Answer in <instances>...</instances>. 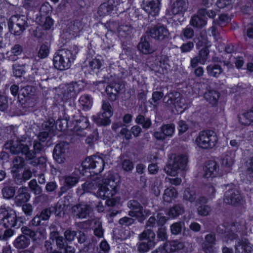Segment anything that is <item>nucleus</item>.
<instances>
[{
    "label": "nucleus",
    "mask_w": 253,
    "mask_h": 253,
    "mask_svg": "<svg viewBox=\"0 0 253 253\" xmlns=\"http://www.w3.org/2000/svg\"><path fill=\"white\" fill-rule=\"evenodd\" d=\"M32 145L30 138L22 137L17 138L15 140L11 139L8 140L4 145V148L8 150L12 154H22L25 156L26 160H33L35 158L37 154L44 151V147L38 140H35L33 143V150L30 149V146Z\"/></svg>",
    "instance_id": "1"
},
{
    "label": "nucleus",
    "mask_w": 253,
    "mask_h": 253,
    "mask_svg": "<svg viewBox=\"0 0 253 253\" xmlns=\"http://www.w3.org/2000/svg\"><path fill=\"white\" fill-rule=\"evenodd\" d=\"M79 48L76 45L71 46L70 49L62 48L58 50L53 56L54 67L61 71L69 69L75 60Z\"/></svg>",
    "instance_id": "2"
},
{
    "label": "nucleus",
    "mask_w": 253,
    "mask_h": 253,
    "mask_svg": "<svg viewBox=\"0 0 253 253\" xmlns=\"http://www.w3.org/2000/svg\"><path fill=\"white\" fill-rule=\"evenodd\" d=\"M119 179L111 174H108L106 178L102 179L98 183V189L96 196L103 199L110 198L115 195L119 189Z\"/></svg>",
    "instance_id": "3"
},
{
    "label": "nucleus",
    "mask_w": 253,
    "mask_h": 253,
    "mask_svg": "<svg viewBox=\"0 0 253 253\" xmlns=\"http://www.w3.org/2000/svg\"><path fill=\"white\" fill-rule=\"evenodd\" d=\"M105 166V161L101 157L92 156L86 158L78 167V171L83 175L85 174L86 170L90 172L98 174L102 171Z\"/></svg>",
    "instance_id": "4"
},
{
    "label": "nucleus",
    "mask_w": 253,
    "mask_h": 253,
    "mask_svg": "<svg viewBox=\"0 0 253 253\" xmlns=\"http://www.w3.org/2000/svg\"><path fill=\"white\" fill-rule=\"evenodd\" d=\"M217 136L212 130H204L199 132L195 140L196 145L203 149L213 148L217 142Z\"/></svg>",
    "instance_id": "5"
},
{
    "label": "nucleus",
    "mask_w": 253,
    "mask_h": 253,
    "mask_svg": "<svg viewBox=\"0 0 253 253\" xmlns=\"http://www.w3.org/2000/svg\"><path fill=\"white\" fill-rule=\"evenodd\" d=\"M27 21V16L24 15L12 16L8 22L9 31L15 35H20L28 27Z\"/></svg>",
    "instance_id": "6"
},
{
    "label": "nucleus",
    "mask_w": 253,
    "mask_h": 253,
    "mask_svg": "<svg viewBox=\"0 0 253 253\" xmlns=\"http://www.w3.org/2000/svg\"><path fill=\"white\" fill-rule=\"evenodd\" d=\"M188 162L186 155L175 156L172 160L164 168V171L170 176H175L179 171L185 169Z\"/></svg>",
    "instance_id": "7"
},
{
    "label": "nucleus",
    "mask_w": 253,
    "mask_h": 253,
    "mask_svg": "<svg viewBox=\"0 0 253 253\" xmlns=\"http://www.w3.org/2000/svg\"><path fill=\"white\" fill-rule=\"evenodd\" d=\"M17 218L16 212L12 209L1 207L0 209V226L5 228H12L16 227Z\"/></svg>",
    "instance_id": "8"
},
{
    "label": "nucleus",
    "mask_w": 253,
    "mask_h": 253,
    "mask_svg": "<svg viewBox=\"0 0 253 253\" xmlns=\"http://www.w3.org/2000/svg\"><path fill=\"white\" fill-rule=\"evenodd\" d=\"M127 206L130 209L128 214L130 217H136L140 222H142L150 214V211L144 210L143 207L136 200H129L127 203Z\"/></svg>",
    "instance_id": "9"
},
{
    "label": "nucleus",
    "mask_w": 253,
    "mask_h": 253,
    "mask_svg": "<svg viewBox=\"0 0 253 253\" xmlns=\"http://www.w3.org/2000/svg\"><path fill=\"white\" fill-rule=\"evenodd\" d=\"M165 253H170L182 250L184 252H191L192 250V244L188 242H180L173 240L165 243L163 247Z\"/></svg>",
    "instance_id": "10"
},
{
    "label": "nucleus",
    "mask_w": 253,
    "mask_h": 253,
    "mask_svg": "<svg viewBox=\"0 0 253 253\" xmlns=\"http://www.w3.org/2000/svg\"><path fill=\"white\" fill-rule=\"evenodd\" d=\"M109 81L108 77H105L103 80L93 82V84L97 85L98 84L101 83H109L106 87V91L110 100L113 101L116 100L119 92L124 89V85L121 84L119 82L109 83Z\"/></svg>",
    "instance_id": "11"
},
{
    "label": "nucleus",
    "mask_w": 253,
    "mask_h": 253,
    "mask_svg": "<svg viewBox=\"0 0 253 253\" xmlns=\"http://www.w3.org/2000/svg\"><path fill=\"white\" fill-rule=\"evenodd\" d=\"M227 188L224 194V202L232 205L240 204L242 198L236 186L234 185H228Z\"/></svg>",
    "instance_id": "12"
},
{
    "label": "nucleus",
    "mask_w": 253,
    "mask_h": 253,
    "mask_svg": "<svg viewBox=\"0 0 253 253\" xmlns=\"http://www.w3.org/2000/svg\"><path fill=\"white\" fill-rule=\"evenodd\" d=\"M149 33L152 38L160 41H164L170 35L167 27L161 24L155 26L150 30Z\"/></svg>",
    "instance_id": "13"
},
{
    "label": "nucleus",
    "mask_w": 253,
    "mask_h": 253,
    "mask_svg": "<svg viewBox=\"0 0 253 253\" xmlns=\"http://www.w3.org/2000/svg\"><path fill=\"white\" fill-rule=\"evenodd\" d=\"M68 149V144L64 142L59 143L55 145L53 152V156L57 162L60 164L64 162Z\"/></svg>",
    "instance_id": "14"
},
{
    "label": "nucleus",
    "mask_w": 253,
    "mask_h": 253,
    "mask_svg": "<svg viewBox=\"0 0 253 253\" xmlns=\"http://www.w3.org/2000/svg\"><path fill=\"white\" fill-rule=\"evenodd\" d=\"M159 0H143L142 8L152 16L158 15L160 9Z\"/></svg>",
    "instance_id": "15"
},
{
    "label": "nucleus",
    "mask_w": 253,
    "mask_h": 253,
    "mask_svg": "<svg viewBox=\"0 0 253 253\" xmlns=\"http://www.w3.org/2000/svg\"><path fill=\"white\" fill-rule=\"evenodd\" d=\"M72 212L76 217L79 218H85L91 211V207L84 203L80 204L72 207Z\"/></svg>",
    "instance_id": "16"
},
{
    "label": "nucleus",
    "mask_w": 253,
    "mask_h": 253,
    "mask_svg": "<svg viewBox=\"0 0 253 253\" xmlns=\"http://www.w3.org/2000/svg\"><path fill=\"white\" fill-rule=\"evenodd\" d=\"M79 92V88L76 83H72L66 85L62 89V98L66 101L69 99L74 98Z\"/></svg>",
    "instance_id": "17"
},
{
    "label": "nucleus",
    "mask_w": 253,
    "mask_h": 253,
    "mask_svg": "<svg viewBox=\"0 0 253 253\" xmlns=\"http://www.w3.org/2000/svg\"><path fill=\"white\" fill-rule=\"evenodd\" d=\"M183 98L180 97V94L179 92H171L167 94L163 99L165 103L168 105H174L175 107L178 106L180 108L183 107L182 100Z\"/></svg>",
    "instance_id": "18"
},
{
    "label": "nucleus",
    "mask_w": 253,
    "mask_h": 253,
    "mask_svg": "<svg viewBox=\"0 0 253 253\" xmlns=\"http://www.w3.org/2000/svg\"><path fill=\"white\" fill-rule=\"evenodd\" d=\"M204 171L205 178L214 177L218 174L219 166L215 161H209L206 163Z\"/></svg>",
    "instance_id": "19"
},
{
    "label": "nucleus",
    "mask_w": 253,
    "mask_h": 253,
    "mask_svg": "<svg viewBox=\"0 0 253 253\" xmlns=\"http://www.w3.org/2000/svg\"><path fill=\"white\" fill-rule=\"evenodd\" d=\"M88 121L86 118L83 117L77 121V123L72 129L74 133L77 135L84 136L86 134L85 130L88 126Z\"/></svg>",
    "instance_id": "20"
},
{
    "label": "nucleus",
    "mask_w": 253,
    "mask_h": 253,
    "mask_svg": "<svg viewBox=\"0 0 253 253\" xmlns=\"http://www.w3.org/2000/svg\"><path fill=\"white\" fill-rule=\"evenodd\" d=\"M134 29L129 24L120 25L118 29L119 37L122 41L129 40L131 38Z\"/></svg>",
    "instance_id": "21"
},
{
    "label": "nucleus",
    "mask_w": 253,
    "mask_h": 253,
    "mask_svg": "<svg viewBox=\"0 0 253 253\" xmlns=\"http://www.w3.org/2000/svg\"><path fill=\"white\" fill-rule=\"evenodd\" d=\"M26 187H20L18 190L17 195L14 198V202L17 206H21L28 202L30 198V194L28 192Z\"/></svg>",
    "instance_id": "22"
},
{
    "label": "nucleus",
    "mask_w": 253,
    "mask_h": 253,
    "mask_svg": "<svg viewBox=\"0 0 253 253\" xmlns=\"http://www.w3.org/2000/svg\"><path fill=\"white\" fill-rule=\"evenodd\" d=\"M235 249V253H251L253 246L247 239H245L238 242Z\"/></svg>",
    "instance_id": "23"
},
{
    "label": "nucleus",
    "mask_w": 253,
    "mask_h": 253,
    "mask_svg": "<svg viewBox=\"0 0 253 253\" xmlns=\"http://www.w3.org/2000/svg\"><path fill=\"white\" fill-rule=\"evenodd\" d=\"M235 156V153L228 152L221 159V168L225 171V172L230 171L231 168L234 163Z\"/></svg>",
    "instance_id": "24"
},
{
    "label": "nucleus",
    "mask_w": 253,
    "mask_h": 253,
    "mask_svg": "<svg viewBox=\"0 0 253 253\" xmlns=\"http://www.w3.org/2000/svg\"><path fill=\"white\" fill-rule=\"evenodd\" d=\"M22 46L20 44H15L9 50L6 52V58L10 61H15L18 59V56L22 53Z\"/></svg>",
    "instance_id": "25"
},
{
    "label": "nucleus",
    "mask_w": 253,
    "mask_h": 253,
    "mask_svg": "<svg viewBox=\"0 0 253 253\" xmlns=\"http://www.w3.org/2000/svg\"><path fill=\"white\" fill-rule=\"evenodd\" d=\"M54 123L52 122H45L42 125L45 130L41 132L38 135L39 141L45 142L48 138L51 137V133L53 131Z\"/></svg>",
    "instance_id": "26"
},
{
    "label": "nucleus",
    "mask_w": 253,
    "mask_h": 253,
    "mask_svg": "<svg viewBox=\"0 0 253 253\" xmlns=\"http://www.w3.org/2000/svg\"><path fill=\"white\" fill-rule=\"evenodd\" d=\"M188 5L186 0H176L172 4L171 12L175 15L183 14L187 10Z\"/></svg>",
    "instance_id": "27"
},
{
    "label": "nucleus",
    "mask_w": 253,
    "mask_h": 253,
    "mask_svg": "<svg viewBox=\"0 0 253 253\" xmlns=\"http://www.w3.org/2000/svg\"><path fill=\"white\" fill-rule=\"evenodd\" d=\"M236 224H234L231 225V231H226V229L224 225L219 226L217 228V231L221 233L224 234V240L228 242L229 240L233 241L238 238V235L234 233L233 232L237 231L236 229Z\"/></svg>",
    "instance_id": "28"
},
{
    "label": "nucleus",
    "mask_w": 253,
    "mask_h": 253,
    "mask_svg": "<svg viewBox=\"0 0 253 253\" xmlns=\"http://www.w3.org/2000/svg\"><path fill=\"white\" fill-rule=\"evenodd\" d=\"M205 99L211 105H217L220 97L219 93L215 90H209L204 95Z\"/></svg>",
    "instance_id": "29"
},
{
    "label": "nucleus",
    "mask_w": 253,
    "mask_h": 253,
    "mask_svg": "<svg viewBox=\"0 0 253 253\" xmlns=\"http://www.w3.org/2000/svg\"><path fill=\"white\" fill-rule=\"evenodd\" d=\"M240 123L243 125H249L253 123V107L247 112L238 115Z\"/></svg>",
    "instance_id": "30"
},
{
    "label": "nucleus",
    "mask_w": 253,
    "mask_h": 253,
    "mask_svg": "<svg viewBox=\"0 0 253 253\" xmlns=\"http://www.w3.org/2000/svg\"><path fill=\"white\" fill-rule=\"evenodd\" d=\"M30 243V239L26 236L20 235L13 242V246L17 249H24L28 247Z\"/></svg>",
    "instance_id": "31"
},
{
    "label": "nucleus",
    "mask_w": 253,
    "mask_h": 253,
    "mask_svg": "<svg viewBox=\"0 0 253 253\" xmlns=\"http://www.w3.org/2000/svg\"><path fill=\"white\" fill-rule=\"evenodd\" d=\"M206 71L209 76L217 78L222 73L223 69L219 65L212 63L207 67Z\"/></svg>",
    "instance_id": "32"
},
{
    "label": "nucleus",
    "mask_w": 253,
    "mask_h": 253,
    "mask_svg": "<svg viewBox=\"0 0 253 253\" xmlns=\"http://www.w3.org/2000/svg\"><path fill=\"white\" fill-rule=\"evenodd\" d=\"M80 175H83L78 171V168H76L74 172L71 175L65 177V182L70 188L75 186L79 181Z\"/></svg>",
    "instance_id": "33"
},
{
    "label": "nucleus",
    "mask_w": 253,
    "mask_h": 253,
    "mask_svg": "<svg viewBox=\"0 0 253 253\" xmlns=\"http://www.w3.org/2000/svg\"><path fill=\"white\" fill-rule=\"evenodd\" d=\"M92 120L99 126H106L111 123L110 118L102 113L93 116Z\"/></svg>",
    "instance_id": "34"
},
{
    "label": "nucleus",
    "mask_w": 253,
    "mask_h": 253,
    "mask_svg": "<svg viewBox=\"0 0 253 253\" xmlns=\"http://www.w3.org/2000/svg\"><path fill=\"white\" fill-rule=\"evenodd\" d=\"M155 233L151 229H146L138 236L139 241H144L147 242L155 243Z\"/></svg>",
    "instance_id": "35"
},
{
    "label": "nucleus",
    "mask_w": 253,
    "mask_h": 253,
    "mask_svg": "<svg viewBox=\"0 0 253 253\" xmlns=\"http://www.w3.org/2000/svg\"><path fill=\"white\" fill-rule=\"evenodd\" d=\"M200 15L193 16L190 21L191 25L194 27L202 28L207 24V21L200 16Z\"/></svg>",
    "instance_id": "36"
},
{
    "label": "nucleus",
    "mask_w": 253,
    "mask_h": 253,
    "mask_svg": "<svg viewBox=\"0 0 253 253\" xmlns=\"http://www.w3.org/2000/svg\"><path fill=\"white\" fill-rule=\"evenodd\" d=\"M138 49L144 54H149L152 53L153 49L150 47L149 42L145 38H141L140 42L138 44Z\"/></svg>",
    "instance_id": "37"
},
{
    "label": "nucleus",
    "mask_w": 253,
    "mask_h": 253,
    "mask_svg": "<svg viewBox=\"0 0 253 253\" xmlns=\"http://www.w3.org/2000/svg\"><path fill=\"white\" fill-rule=\"evenodd\" d=\"M135 122L137 124L141 125L144 129H149L152 125L151 119L149 118H145L143 115H138L136 119Z\"/></svg>",
    "instance_id": "38"
},
{
    "label": "nucleus",
    "mask_w": 253,
    "mask_h": 253,
    "mask_svg": "<svg viewBox=\"0 0 253 253\" xmlns=\"http://www.w3.org/2000/svg\"><path fill=\"white\" fill-rule=\"evenodd\" d=\"M93 224L92 228L93 230L94 235L98 238L103 237L104 230L102 228V223L99 220L93 221Z\"/></svg>",
    "instance_id": "39"
},
{
    "label": "nucleus",
    "mask_w": 253,
    "mask_h": 253,
    "mask_svg": "<svg viewBox=\"0 0 253 253\" xmlns=\"http://www.w3.org/2000/svg\"><path fill=\"white\" fill-rule=\"evenodd\" d=\"M79 101L83 106V109L85 110H89L92 106V99L87 94L82 95L80 98Z\"/></svg>",
    "instance_id": "40"
},
{
    "label": "nucleus",
    "mask_w": 253,
    "mask_h": 253,
    "mask_svg": "<svg viewBox=\"0 0 253 253\" xmlns=\"http://www.w3.org/2000/svg\"><path fill=\"white\" fill-rule=\"evenodd\" d=\"M155 243L139 241L137 244V251L140 253H145L154 247Z\"/></svg>",
    "instance_id": "41"
},
{
    "label": "nucleus",
    "mask_w": 253,
    "mask_h": 253,
    "mask_svg": "<svg viewBox=\"0 0 253 253\" xmlns=\"http://www.w3.org/2000/svg\"><path fill=\"white\" fill-rule=\"evenodd\" d=\"M177 197L176 189L173 188H169L165 190L163 194L164 200L167 202H170L171 200Z\"/></svg>",
    "instance_id": "42"
},
{
    "label": "nucleus",
    "mask_w": 253,
    "mask_h": 253,
    "mask_svg": "<svg viewBox=\"0 0 253 253\" xmlns=\"http://www.w3.org/2000/svg\"><path fill=\"white\" fill-rule=\"evenodd\" d=\"M82 29V24L79 21L71 22L68 27V30L73 36L77 35Z\"/></svg>",
    "instance_id": "43"
},
{
    "label": "nucleus",
    "mask_w": 253,
    "mask_h": 253,
    "mask_svg": "<svg viewBox=\"0 0 253 253\" xmlns=\"http://www.w3.org/2000/svg\"><path fill=\"white\" fill-rule=\"evenodd\" d=\"M184 211V208L180 204L175 205L170 208L169 211V215L174 218L182 214Z\"/></svg>",
    "instance_id": "44"
},
{
    "label": "nucleus",
    "mask_w": 253,
    "mask_h": 253,
    "mask_svg": "<svg viewBox=\"0 0 253 253\" xmlns=\"http://www.w3.org/2000/svg\"><path fill=\"white\" fill-rule=\"evenodd\" d=\"M16 188L13 186H5L2 189L3 197L7 199L12 198L15 195Z\"/></svg>",
    "instance_id": "45"
},
{
    "label": "nucleus",
    "mask_w": 253,
    "mask_h": 253,
    "mask_svg": "<svg viewBox=\"0 0 253 253\" xmlns=\"http://www.w3.org/2000/svg\"><path fill=\"white\" fill-rule=\"evenodd\" d=\"M174 125L173 124H166L161 127V130L163 132L165 137L171 136L174 131Z\"/></svg>",
    "instance_id": "46"
},
{
    "label": "nucleus",
    "mask_w": 253,
    "mask_h": 253,
    "mask_svg": "<svg viewBox=\"0 0 253 253\" xmlns=\"http://www.w3.org/2000/svg\"><path fill=\"white\" fill-rule=\"evenodd\" d=\"M32 74L34 76H36L37 79H39V78L42 76H45L47 72L45 69L42 67H38L37 65H36L34 63H33V65L31 68Z\"/></svg>",
    "instance_id": "47"
},
{
    "label": "nucleus",
    "mask_w": 253,
    "mask_h": 253,
    "mask_svg": "<svg viewBox=\"0 0 253 253\" xmlns=\"http://www.w3.org/2000/svg\"><path fill=\"white\" fill-rule=\"evenodd\" d=\"M196 198V193L194 190L190 188H186L183 193V199L191 203L193 202Z\"/></svg>",
    "instance_id": "48"
},
{
    "label": "nucleus",
    "mask_w": 253,
    "mask_h": 253,
    "mask_svg": "<svg viewBox=\"0 0 253 253\" xmlns=\"http://www.w3.org/2000/svg\"><path fill=\"white\" fill-rule=\"evenodd\" d=\"M27 161H30L29 164L33 166L40 165L42 168H45L46 167V163L47 158L45 156H42L38 159H33V160H26Z\"/></svg>",
    "instance_id": "49"
},
{
    "label": "nucleus",
    "mask_w": 253,
    "mask_h": 253,
    "mask_svg": "<svg viewBox=\"0 0 253 253\" xmlns=\"http://www.w3.org/2000/svg\"><path fill=\"white\" fill-rule=\"evenodd\" d=\"M31 191L35 195H40L42 192V188L38 184L36 179H32L28 183Z\"/></svg>",
    "instance_id": "50"
},
{
    "label": "nucleus",
    "mask_w": 253,
    "mask_h": 253,
    "mask_svg": "<svg viewBox=\"0 0 253 253\" xmlns=\"http://www.w3.org/2000/svg\"><path fill=\"white\" fill-rule=\"evenodd\" d=\"M111 8L107 2L103 3L99 6L98 13L100 16H104L111 13L112 11Z\"/></svg>",
    "instance_id": "51"
},
{
    "label": "nucleus",
    "mask_w": 253,
    "mask_h": 253,
    "mask_svg": "<svg viewBox=\"0 0 253 253\" xmlns=\"http://www.w3.org/2000/svg\"><path fill=\"white\" fill-rule=\"evenodd\" d=\"M102 113L105 114L107 117L110 118L113 114V110L110 104L106 101H103L102 104Z\"/></svg>",
    "instance_id": "52"
},
{
    "label": "nucleus",
    "mask_w": 253,
    "mask_h": 253,
    "mask_svg": "<svg viewBox=\"0 0 253 253\" xmlns=\"http://www.w3.org/2000/svg\"><path fill=\"white\" fill-rule=\"evenodd\" d=\"M107 3L110 7L112 8V11H123L120 7V5L123 3L122 0H108Z\"/></svg>",
    "instance_id": "53"
},
{
    "label": "nucleus",
    "mask_w": 253,
    "mask_h": 253,
    "mask_svg": "<svg viewBox=\"0 0 253 253\" xmlns=\"http://www.w3.org/2000/svg\"><path fill=\"white\" fill-rule=\"evenodd\" d=\"M41 24L44 30H47L50 29L53 25V20L49 17H42Z\"/></svg>",
    "instance_id": "54"
},
{
    "label": "nucleus",
    "mask_w": 253,
    "mask_h": 253,
    "mask_svg": "<svg viewBox=\"0 0 253 253\" xmlns=\"http://www.w3.org/2000/svg\"><path fill=\"white\" fill-rule=\"evenodd\" d=\"M23 6L29 10L37 6L39 4V0H22Z\"/></svg>",
    "instance_id": "55"
},
{
    "label": "nucleus",
    "mask_w": 253,
    "mask_h": 253,
    "mask_svg": "<svg viewBox=\"0 0 253 253\" xmlns=\"http://www.w3.org/2000/svg\"><path fill=\"white\" fill-rule=\"evenodd\" d=\"M64 236L67 242L71 243L77 236V232L74 230L68 229L64 232Z\"/></svg>",
    "instance_id": "56"
},
{
    "label": "nucleus",
    "mask_w": 253,
    "mask_h": 253,
    "mask_svg": "<svg viewBox=\"0 0 253 253\" xmlns=\"http://www.w3.org/2000/svg\"><path fill=\"white\" fill-rule=\"evenodd\" d=\"M49 53V48L47 44H42L38 52V56L41 58H46Z\"/></svg>",
    "instance_id": "57"
},
{
    "label": "nucleus",
    "mask_w": 253,
    "mask_h": 253,
    "mask_svg": "<svg viewBox=\"0 0 253 253\" xmlns=\"http://www.w3.org/2000/svg\"><path fill=\"white\" fill-rule=\"evenodd\" d=\"M102 65L100 60L97 59H93L89 62V67L93 72L97 73V71Z\"/></svg>",
    "instance_id": "58"
},
{
    "label": "nucleus",
    "mask_w": 253,
    "mask_h": 253,
    "mask_svg": "<svg viewBox=\"0 0 253 253\" xmlns=\"http://www.w3.org/2000/svg\"><path fill=\"white\" fill-rule=\"evenodd\" d=\"M246 173L251 178H253V157H251L246 161Z\"/></svg>",
    "instance_id": "59"
},
{
    "label": "nucleus",
    "mask_w": 253,
    "mask_h": 253,
    "mask_svg": "<svg viewBox=\"0 0 253 253\" xmlns=\"http://www.w3.org/2000/svg\"><path fill=\"white\" fill-rule=\"evenodd\" d=\"M182 225L181 222H175L170 225V232L173 235H178L181 232Z\"/></svg>",
    "instance_id": "60"
},
{
    "label": "nucleus",
    "mask_w": 253,
    "mask_h": 253,
    "mask_svg": "<svg viewBox=\"0 0 253 253\" xmlns=\"http://www.w3.org/2000/svg\"><path fill=\"white\" fill-rule=\"evenodd\" d=\"M157 237L161 241H165L168 239L167 229L166 227L162 226L157 231Z\"/></svg>",
    "instance_id": "61"
},
{
    "label": "nucleus",
    "mask_w": 253,
    "mask_h": 253,
    "mask_svg": "<svg viewBox=\"0 0 253 253\" xmlns=\"http://www.w3.org/2000/svg\"><path fill=\"white\" fill-rule=\"evenodd\" d=\"M110 249V246L106 240L102 241L97 249L98 253H108Z\"/></svg>",
    "instance_id": "62"
},
{
    "label": "nucleus",
    "mask_w": 253,
    "mask_h": 253,
    "mask_svg": "<svg viewBox=\"0 0 253 253\" xmlns=\"http://www.w3.org/2000/svg\"><path fill=\"white\" fill-rule=\"evenodd\" d=\"M194 42L198 48H200L207 44V38L201 34L198 37L194 38Z\"/></svg>",
    "instance_id": "63"
},
{
    "label": "nucleus",
    "mask_w": 253,
    "mask_h": 253,
    "mask_svg": "<svg viewBox=\"0 0 253 253\" xmlns=\"http://www.w3.org/2000/svg\"><path fill=\"white\" fill-rule=\"evenodd\" d=\"M12 68L13 75L16 77H21L25 72L22 66L18 64H14L12 66Z\"/></svg>",
    "instance_id": "64"
}]
</instances>
